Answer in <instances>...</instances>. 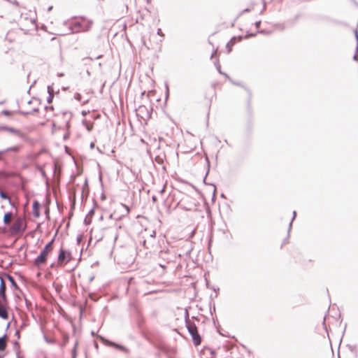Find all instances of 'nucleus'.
<instances>
[{"mask_svg": "<svg viewBox=\"0 0 358 358\" xmlns=\"http://www.w3.org/2000/svg\"><path fill=\"white\" fill-rule=\"evenodd\" d=\"M92 21L87 20L85 22H74L69 24L68 27V32L62 34V35L76 34L80 31H89L92 27Z\"/></svg>", "mask_w": 358, "mask_h": 358, "instance_id": "f257e3e1", "label": "nucleus"}, {"mask_svg": "<svg viewBox=\"0 0 358 358\" xmlns=\"http://www.w3.org/2000/svg\"><path fill=\"white\" fill-rule=\"evenodd\" d=\"M54 241L55 239L52 238L45 245L44 248L41 251L40 254L34 259V263L35 266L39 267L41 265L46 262L49 252H50L53 249Z\"/></svg>", "mask_w": 358, "mask_h": 358, "instance_id": "f03ea898", "label": "nucleus"}, {"mask_svg": "<svg viewBox=\"0 0 358 358\" xmlns=\"http://www.w3.org/2000/svg\"><path fill=\"white\" fill-rule=\"evenodd\" d=\"M185 325L188 330V332L192 336L194 344L196 346L201 344V338L198 333L197 327L194 323L192 322L188 316L185 317Z\"/></svg>", "mask_w": 358, "mask_h": 358, "instance_id": "7ed1b4c3", "label": "nucleus"}, {"mask_svg": "<svg viewBox=\"0 0 358 358\" xmlns=\"http://www.w3.org/2000/svg\"><path fill=\"white\" fill-rule=\"evenodd\" d=\"M27 225L22 217H17L10 228V233L15 236L22 234L25 231Z\"/></svg>", "mask_w": 358, "mask_h": 358, "instance_id": "20e7f679", "label": "nucleus"}, {"mask_svg": "<svg viewBox=\"0 0 358 358\" xmlns=\"http://www.w3.org/2000/svg\"><path fill=\"white\" fill-rule=\"evenodd\" d=\"M71 260V253L63 248H61L58 255V262L60 264H66Z\"/></svg>", "mask_w": 358, "mask_h": 358, "instance_id": "39448f33", "label": "nucleus"}, {"mask_svg": "<svg viewBox=\"0 0 358 358\" xmlns=\"http://www.w3.org/2000/svg\"><path fill=\"white\" fill-rule=\"evenodd\" d=\"M6 286L2 275L0 274V296L1 297L3 303H8V299L6 296Z\"/></svg>", "mask_w": 358, "mask_h": 358, "instance_id": "423d86ee", "label": "nucleus"}, {"mask_svg": "<svg viewBox=\"0 0 358 358\" xmlns=\"http://www.w3.org/2000/svg\"><path fill=\"white\" fill-rule=\"evenodd\" d=\"M0 131H6L13 134L21 138H24V134L19 129L8 126H0Z\"/></svg>", "mask_w": 358, "mask_h": 358, "instance_id": "0eeeda50", "label": "nucleus"}, {"mask_svg": "<svg viewBox=\"0 0 358 358\" xmlns=\"http://www.w3.org/2000/svg\"><path fill=\"white\" fill-rule=\"evenodd\" d=\"M40 208L41 203L37 200L34 201L32 205V211L35 217H38L40 216Z\"/></svg>", "mask_w": 358, "mask_h": 358, "instance_id": "6e6552de", "label": "nucleus"}, {"mask_svg": "<svg viewBox=\"0 0 358 358\" xmlns=\"http://www.w3.org/2000/svg\"><path fill=\"white\" fill-rule=\"evenodd\" d=\"M1 275H2V277L5 276L10 281L11 286L13 287H14L15 289H16V290L20 289L19 286L17 285L14 278L11 275L6 273H3Z\"/></svg>", "mask_w": 358, "mask_h": 358, "instance_id": "1a4fd4ad", "label": "nucleus"}, {"mask_svg": "<svg viewBox=\"0 0 358 358\" xmlns=\"http://www.w3.org/2000/svg\"><path fill=\"white\" fill-rule=\"evenodd\" d=\"M121 208L122 209V215L118 217H115V220H120L122 217L127 216L129 213V208L128 206L121 203Z\"/></svg>", "mask_w": 358, "mask_h": 358, "instance_id": "9d476101", "label": "nucleus"}, {"mask_svg": "<svg viewBox=\"0 0 358 358\" xmlns=\"http://www.w3.org/2000/svg\"><path fill=\"white\" fill-rule=\"evenodd\" d=\"M20 148L21 147L20 145H15V146H12V147L8 148L6 150L0 151V160H1V159H2V157H1L2 155H3V154H5V153H6L8 152H10V151L17 152L20 151Z\"/></svg>", "mask_w": 358, "mask_h": 358, "instance_id": "9b49d317", "label": "nucleus"}, {"mask_svg": "<svg viewBox=\"0 0 358 358\" xmlns=\"http://www.w3.org/2000/svg\"><path fill=\"white\" fill-rule=\"evenodd\" d=\"M7 335L4 334L3 336L0 337V351L5 350L6 348V341Z\"/></svg>", "mask_w": 358, "mask_h": 358, "instance_id": "f8f14e48", "label": "nucleus"}, {"mask_svg": "<svg viewBox=\"0 0 358 358\" xmlns=\"http://www.w3.org/2000/svg\"><path fill=\"white\" fill-rule=\"evenodd\" d=\"M236 38L235 36L232 37L231 39L227 43L226 48L227 50V52L229 53L232 50V46L235 43Z\"/></svg>", "mask_w": 358, "mask_h": 358, "instance_id": "ddd939ff", "label": "nucleus"}, {"mask_svg": "<svg viewBox=\"0 0 358 358\" xmlns=\"http://www.w3.org/2000/svg\"><path fill=\"white\" fill-rule=\"evenodd\" d=\"M13 216L12 212H7L4 214L3 216V223L4 224L7 225L10 224V220L11 219Z\"/></svg>", "mask_w": 358, "mask_h": 358, "instance_id": "4468645a", "label": "nucleus"}, {"mask_svg": "<svg viewBox=\"0 0 358 358\" xmlns=\"http://www.w3.org/2000/svg\"><path fill=\"white\" fill-rule=\"evenodd\" d=\"M109 344L110 345H113V346H115L116 348L120 350H122L127 353L129 352V350L127 348H126L124 346L122 345H120V344H117V343H115L113 342H111V341H108Z\"/></svg>", "mask_w": 358, "mask_h": 358, "instance_id": "2eb2a0df", "label": "nucleus"}, {"mask_svg": "<svg viewBox=\"0 0 358 358\" xmlns=\"http://www.w3.org/2000/svg\"><path fill=\"white\" fill-rule=\"evenodd\" d=\"M0 197L2 199H7V200H8L10 205L12 206H14L13 203H12V201H11L10 198L1 189H0Z\"/></svg>", "mask_w": 358, "mask_h": 358, "instance_id": "dca6fc26", "label": "nucleus"}, {"mask_svg": "<svg viewBox=\"0 0 358 358\" xmlns=\"http://www.w3.org/2000/svg\"><path fill=\"white\" fill-rule=\"evenodd\" d=\"M215 66H216L217 70L218 71V72H219L220 74L224 75L226 78H227L229 80H231V78H229V76L227 73H223V72L221 71V66H220V64H219V62H215Z\"/></svg>", "mask_w": 358, "mask_h": 358, "instance_id": "f3484780", "label": "nucleus"}, {"mask_svg": "<svg viewBox=\"0 0 358 358\" xmlns=\"http://www.w3.org/2000/svg\"><path fill=\"white\" fill-rule=\"evenodd\" d=\"M13 113H15V111H10L8 110H3L0 114L3 115L9 118H11Z\"/></svg>", "mask_w": 358, "mask_h": 358, "instance_id": "a211bd4d", "label": "nucleus"}, {"mask_svg": "<svg viewBox=\"0 0 358 358\" xmlns=\"http://www.w3.org/2000/svg\"><path fill=\"white\" fill-rule=\"evenodd\" d=\"M15 113L17 114L22 115H33V112H29V111L24 112L22 110H15Z\"/></svg>", "mask_w": 358, "mask_h": 358, "instance_id": "6ab92c4d", "label": "nucleus"}, {"mask_svg": "<svg viewBox=\"0 0 358 358\" xmlns=\"http://www.w3.org/2000/svg\"><path fill=\"white\" fill-rule=\"evenodd\" d=\"M206 161L207 162L208 170H207V171L206 173V175H205V177L203 178V182L204 183H206V177H207V176H208V174L209 173V170H210V162H209V159H208V157L206 158Z\"/></svg>", "mask_w": 358, "mask_h": 358, "instance_id": "aec40b11", "label": "nucleus"}, {"mask_svg": "<svg viewBox=\"0 0 358 358\" xmlns=\"http://www.w3.org/2000/svg\"><path fill=\"white\" fill-rule=\"evenodd\" d=\"M43 338L45 341L50 344L55 343V340L54 338H49L46 335H44Z\"/></svg>", "mask_w": 358, "mask_h": 358, "instance_id": "412c9836", "label": "nucleus"}, {"mask_svg": "<svg viewBox=\"0 0 358 358\" xmlns=\"http://www.w3.org/2000/svg\"><path fill=\"white\" fill-rule=\"evenodd\" d=\"M296 213L295 210L293 211V217L292 218V220L289 224V227H288V234L289 233L290 230H291V228H292V222L294 221V220L295 219L296 217Z\"/></svg>", "mask_w": 358, "mask_h": 358, "instance_id": "4be33fe9", "label": "nucleus"}, {"mask_svg": "<svg viewBox=\"0 0 358 358\" xmlns=\"http://www.w3.org/2000/svg\"><path fill=\"white\" fill-rule=\"evenodd\" d=\"M92 218L91 217L88 216V215H86L85 220H84V223L85 225H88L90 224H91L92 222Z\"/></svg>", "mask_w": 358, "mask_h": 358, "instance_id": "5701e85b", "label": "nucleus"}, {"mask_svg": "<svg viewBox=\"0 0 358 358\" xmlns=\"http://www.w3.org/2000/svg\"><path fill=\"white\" fill-rule=\"evenodd\" d=\"M77 345H78V342H76L75 345H74V347L72 350V358H76V348H77Z\"/></svg>", "mask_w": 358, "mask_h": 358, "instance_id": "b1692460", "label": "nucleus"}, {"mask_svg": "<svg viewBox=\"0 0 358 358\" xmlns=\"http://www.w3.org/2000/svg\"><path fill=\"white\" fill-rule=\"evenodd\" d=\"M54 97V92H50V94H48V96L47 98L48 103H50L52 101Z\"/></svg>", "mask_w": 358, "mask_h": 358, "instance_id": "393cba45", "label": "nucleus"}, {"mask_svg": "<svg viewBox=\"0 0 358 358\" xmlns=\"http://www.w3.org/2000/svg\"><path fill=\"white\" fill-rule=\"evenodd\" d=\"M74 98H75V99H76L78 101H81V100H82V96L79 93H76L74 95Z\"/></svg>", "mask_w": 358, "mask_h": 358, "instance_id": "a878e982", "label": "nucleus"}, {"mask_svg": "<svg viewBox=\"0 0 358 358\" xmlns=\"http://www.w3.org/2000/svg\"><path fill=\"white\" fill-rule=\"evenodd\" d=\"M92 128H93V125L92 124H87L86 125V129H87L88 131H91Z\"/></svg>", "mask_w": 358, "mask_h": 358, "instance_id": "bb28decb", "label": "nucleus"}, {"mask_svg": "<svg viewBox=\"0 0 358 358\" xmlns=\"http://www.w3.org/2000/svg\"><path fill=\"white\" fill-rule=\"evenodd\" d=\"M94 209H91V210L89 211V213H88V214H87V215H88V216H90V217H92V216L94 215Z\"/></svg>", "mask_w": 358, "mask_h": 358, "instance_id": "cd10ccee", "label": "nucleus"}, {"mask_svg": "<svg viewBox=\"0 0 358 358\" xmlns=\"http://www.w3.org/2000/svg\"><path fill=\"white\" fill-rule=\"evenodd\" d=\"M48 93L50 94V92H54L53 88L52 86L49 85L48 86Z\"/></svg>", "mask_w": 358, "mask_h": 358, "instance_id": "c85d7f7f", "label": "nucleus"}, {"mask_svg": "<svg viewBox=\"0 0 358 358\" xmlns=\"http://www.w3.org/2000/svg\"><path fill=\"white\" fill-rule=\"evenodd\" d=\"M157 34L162 37H164V34L162 33L161 29H157Z\"/></svg>", "mask_w": 358, "mask_h": 358, "instance_id": "c756f323", "label": "nucleus"}, {"mask_svg": "<svg viewBox=\"0 0 358 358\" xmlns=\"http://www.w3.org/2000/svg\"><path fill=\"white\" fill-rule=\"evenodd\" d=\"M256 36V34H246L244 38H248L250 37H252V36Z\"/></svg>", "mask_w": 358, "mask_h": 358, "instance_id": "7c9ffc66", "label": "nucleus"}, {"mask_svg": "<svg viewBox=\"0 0 358 358\" xmlns=\"http://www.w3.org/2000/svg\"><path fill=\"white\" fill-rule=\"evenodd\" d=\"M156 236V232L155 231H152L150 234V238H155Z\"/></svg>", "mask_w": 358, "mask_h": 358, "instance_id": "2f4dec72", "label": "nucleus"}, {"mask_svg": "<svg viewBox=\"0 0 358 358\" xmlns=\"http://www.w3.org/2000/svg\"><path fill=\"white\" fill-rule=\"evenodd\" d=\"M260 24H261V21H257V22H255V27H256V28H257V29H259V27H260Z\"/></svg>", "mask_w": 358, "mask_h": 358, "instance_id": "473e14b6", "label": "nucleus"}, {"mask_svg": "<svg viewBox=\"0 0 358 358\" xmlns=\"http://www.w3.org/2000/svg\"><path fill=\"white\" fill-rule=\"evenodd\" d=\"M166 99L168 98V96H169V87H168V85L166 84Z\"/></svg>", "mask_w": 358, "mask_h": 358, "instance_id": "72a5a7b5", "label": "nucleus"}, {"mask_svg": "<svg viewBox=\"0 0 358 358\" xmlns=\"http://www.w3.org/2000/svg\"><path fill=\"white\" fill-rule=\"evenodd\" d=\"M37 111H38V108H34V109H32V110L31 112H33V115H34Z\"/></svg>", "mask_w": 358, "mask_h": 358, "instance_id": "f704fd0d", "label": "nucleus"}, {"mask_svg": "<svg viewBox=\"0 0 358 358\" xmlns=\"http://www.w3.org/2000/svg\"><path fill=\"white\" fill-rule=\"evenodd\" d=\"M144 109H146V108H145V106H141L139 107V110H140V111H143V110H144Z\"/></svg>", "mask_w": 358, "mask_h": 358, "instance_id": "c9c22d12", "label": "nucleus"}, {"mask_svg": "<svg viewBox=\"0 0 358 358\" xmlns=\"http://www.w3.org/2000/svg\"><path fill=\"white\" fill-rule=\"evenodd\" d=\"M15 336H17V338H20V331L18 330H17L15 333Z\"/></svg>", "mask_w": 358, "mask_h": 358, "instance_id": "e433bc0d", "label": "nucleus"}, {"mask_svg": "<svg viewBox=\"0 0 358 358\" xmlns=\"http://www.w3.org/2000/svg\"><path fill=\"white\" fill-rule=\"evenodd\" d=\"M250 10V8H245L243 10L242 13H245V12H249Z\"/></svg>", "mask_w": 358, "mask_h": 358, "instance_id": "4c0bfd02", "label": "nucleus"}, {"mask_svg": "<svg viewBox=\"0 0 358 358\" xmlns=\"http://www.w3.org/2000/svg\"><path fill=\"white\" fill-rule=\"evenodd\" d=\"M152 201H153L154 202H155V201H157V197H156L155 196H153L152 197Z\"/></svg>", "mask_w": 358, "mask_h": 358, "instance_id": "58836bf2", "label": "nucleus"}, {"mask_svg": "<svg viewBox=\"0 0 358 358\" xmlns=\"http://www.w3.org/2000/svg\"><path fill=\"white\" fill-rule=\"evenodd\" d=\"M14 345H15V346H16V347L19 348V343H18L17 341H15V342L14 343Z\"/></svg>", "mask_w": 358, "mask_h": 358, "instance_id": "ea45409f", "label": "nucleus"}, {"mask_svg": "<svg viewBox=\"0 0 358 358\" xmlns=\"http://www.w3.org/2000/svg\"><path fill=\"white\" fill-rule=\"evenodd\" d=\"M52 6H49V7L48 8V12H50V10H52Z\"/></svg>", "mask_w": 358, "mask_h": 358, "instance_id": "a19ab883", "label": "nucleus"}, {"mask_svg": "<svg viewBox=\"0 0 358 358\" xmlns=\"http://www.w3.org/2000/svg\"><path fill=\"white\" fill-rule=\"evenodd\" d=\"M259 33L266 34L267 32H266L264 30H261V31H259Z\"/></svg>", "mask_w": 358, "mask_h": 358, "instance_id": "79ce46f5", "label": "nucleus"}, {"mask_svg": "<svg viewBox=\"0 0 358 358\" xmlns=\"http://www.w3.org/2000/svg\"><path fill=\"white\" fill-rule=\"evenodd\" d=\"M94 147V143H91L90 148H93Z\"/></svg>", "mask_w": 358, "mask_h": 358, "instance_id": "37998d69", "label": "nucleus"}, {"mask_svg": "<svg viewBox=\"0 0 358 358\" xmlns=\"http://www.w3.org/2000/svg\"><path fill=\"white\" fill-rule=\"evenodd\" d=\"M9 327H10V322H8V323L7 324V325H6V330L9 328Z\"/></svg>", "mask_w": 358, "mask_h": 358, "instance_id": "c03bdc74", "label": "nucleus"}, {"mask_svg": "<svg viewBox=\"0 0 358 358\" xmlns=\"http://www.w3.org/2000/svg\"><path fill=\"white\" fill-rule=\"evenodd\" d=\"M64 76L63 73H58V76Z\"/></svg>", "mask_w": 358, "mask_h": 358, "instance_id": "a18cd8bd", "label": "nucleus"}, {"mask_svg": "<svg viewBox=\"0 0 358 358\" xmlns=\"http://www.w3.org/2000/svg\"><path fill=\"white\" fill-rule=\"evenodd\" d=\"M115 214H111V215H110V218H113V216H115Z\"/></svg>", "mask_w": 358, "mask_h": 358, "instance_id": "49530a36", "label": "nucleus"}, {"mask_svg": "<svg viewBox=\"0 0 358 358\" xmlns=\"http://www.w3.org/2000/svg\"><path fill=\"white\" fill-rule=\"evenodd\" d=\"M164 189H165V187H163V188L161 189L160 192H161V193L164 192Z\"/></svg>", "mask_w": 358, "mask_h": 358, "instance_id": "de8ad7c7", "label": "nucleus"}, {"mask_svg": "<svg viewBox=\"0 0 358 358\" xmlns=\"http://www.w3.org/2000/svg\"><path fill=\"white\" fill-rule=\"evenodd\" d=\"M65 345V342L61 344V348H63Z\"/></svg>", "mask_w": 358, "mask_h": 358, "instance_id": "09e8293b", "label": "nucleus"}, {"mask_svg": "<svg viewBox=\"0 0 358 358\" xmlns=\"http://www.w3.org/2000/svg\"><path fill=\"white\" fill-rule=\"evenodd\" d=\"M101 57H102L101 55H99V56H97V57H96V59H99V58H101Z\"/></svg>", "mask_w": 358, "mask_h": 358, "instance_id": "8fccbe9b", "label": "nucleus"}, {"mask_svg": "<svg viewBox=\"0 0 358 358\" xmlns=\"http://www.w3.org/2000/svg\"><path fill=\"white\" fill-rule=\"evenodd\" d=\"M67 23H68V22H67V21H64V25H66V24H67Z\"/></svg>", "mask_w": 358, "mask_h": 358, "instance_id": "3c124183", "label": "nucleus"}, {"mask_svg": "<svg viewBox=\"0 0 358 358\" xmlns=\"http://www.w3.org/2000/svg\"><path fill=\"white\" fill-rule=\"evenodd\" d=\"M243 38V36H238V40L241 41Z\"/></svg>", "mask_w": 358, "mask_h": 358, "instance_id": "603ef678", "label": "nucleus"}, {"mask_svg": "<svg viewBox=\"0 0 358 358\" xmlns=\"http://www.w3.org/2000/svg\"><path fill=\"white\" fill-rule=\"evenodd\" d=\"M5 103V101H0V104H3Z\"/></svg>", "mask_w": 358, "mask_h": 358, "instance_id": "864d4df0", "label": "nucleus"}, {"mask_svg": "<svg viewBox=\"0 0 358 358\" xmlns=\"http://www.w3.org/2000/svg\"><path fill=\"white\" fill-rule=\"evenodd\" d=\"M263 3H264V8H263V9H264V8H265V7H266V5H265V2H264V1H263Z\"/></svg>", "mask_w": 358, "mask_h": 358, "instance_id": "5fc2aeb1", "label": "nucleus"}, {"mask_svg": "<svg viewBox=\"0 0 358 358\" xmlns=\"http://www.w3.org/2000/svg\"><path fill=\"white\" fill-rule=\"evenodd\" d=\"M235 85H240V83H234Z\"/></svg>", "mask_w": 358, "mask_h": 358, "instance_id": "6e6d98bb", "label": "nucleus"}, {"mask_svg": "<svg viewBox=\"0 0 358 358\" xmlns=\"http://www.w3.org/2000/svg\"><path fill=\"white\" fill-rule=\"evenodd\" d=\"M287 238L285 239L283 243H287Z\"/></svg>", "mask_w": 358, "mask_h": 358, "instance_id": "4d7b16f0", "label": "nucleus"}, {"mask_svg": "<svg viewBox=\"0 0 358 358\" xmlns=\"http://www.w3.org/2000/svg\"><path fill=\"white\" fill-rule=\"evenodd\" d=\"M28 104H31V101H28Z\"/></svg>", "mask_w": 358, "mask_h": 358, "instance_id": "13d9d810", "label": "nucleus"}, {"mask_svg": "<svg viewBox=\"0 0 358 358\" xmlns=\"http://www.w3.org/2000/svg\"><path fill=\"white\" fill-rule=\"evenodd\" d=\"M214 56V53H212L210 57L212 58Z\"/></svg>", "mask_w": 358, "mask_h": 358, "instance_id": "bf43d9fd", "label": "nucleus"}, {"mask_svg": "<svg viewBox=\"0 0 358 358\" xmlns=\"http://www.w3.org/2000/svg\"><path fill=\"white\" fill-rule=\"evenodd\" d=\"M213 187L215 188V185H213ZM214 192H215V189H214Z\"/></svg>", "mask_w": 358, "mask_h": 358, "instance_id": "052dcab7", "label": "nucleus"}, {"mask_svg": "<svg viewBox=\"0 0 358 358\" xmlns=\"http://www.w3.org/2000/svg\"><path fill=\"white\" fill-rule=\"evenodd\" d=\"M146 241H143L144 245H145Z\"/></svg>", "mask_w": 358, "mask_h": 358, "instance_id": "680f3d73", "label": "nucleus"}, {"mask_svg": "<svg viewBox=\"0 0 358 358\" xmlns=\"http://www.w3.org/2000/svg\"><path fill=\"white\" fill-rule=\"evenodd\" d=\"M92 336H94V331H92Z\"/></svg>", "mask_w": 358, "mask_h": 358, "instance_id": "e2e57ef3", "label": "nucleus"}, {"mask_svg": "<svg viewBox=\"0 0 358 358\" xmlns=\"http://www.w3.org/2000/svg\"><path fill=\"white\" fill-rule=\"evenodd\" d=\"M0 358H2V357L0 355Z\"/></svg>", "mask_w": 358, "mask_h": 358, "instance_id": "0e129e2a", "label": "nucleus"}]
</instances>
